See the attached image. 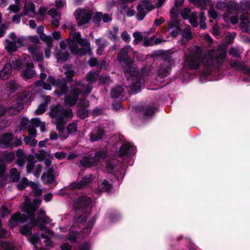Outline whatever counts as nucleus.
I'll list each match as a JSON object with an SVG mask.
<instances>
[{"instance_id":"obj_29","label":"nucleus","mask_w":250,"mask_h":250,"mask_svg":"<svg viewBox=\"0 0 250 250\" xmlns=\"http://www.w3.org/2000/svg\"><path fill=\"white\" fill-rule=\"evenodd\" d=\"M56 125L57 129L60 132H63L65 128V120L62 116H59L56 118Z\"/></svg>"},{"instance_id":"obj_31","label":"nucleus","mask_w":250,"mask_h":250,"mask_svg":"<svg viewBox=\"0 0 250 250\" xmlns=\"http://www.w3.org/2000/svg\"><path fill=\"white\" fill-rule=\"evenodd\" d=\"M6 165L2 160L0 158V178H2V181L4 182L6 180L7 176L6 175Z\"/></svg>"},{"instance_id":"obj_62","label":"nucleus","mask_w":250,"mask_h":250,"mask_svg":"<svg viewBox=\"0 0 250 250\" xmlns=\"http://www.w3.org/2000/svg\"><path fill=\"white\" fill-rule=\"evenodd\" d=\"M191 9L189 7L185 8L181 12L180 15L184 20H188L189 18L188 14L190 12Z\"/></svg>"},{"instance_id":"obj_40","label":"nucleus","mask_w":250,"mask_h":250,"mask_svg":"<svg viewBox=\"0 0 250 250\" xmlns=\"http://www.w3.org/2000/svg\"><path fill=\"white\" fill-rule=\"evenodd\" d=\"M236 6L237 3L233 1L225 2V6L226 7L227 13L229 14H231L236 9Z\"/></svg>"},{"instance_id":"obj_26","label":"nucleus","mask_w":250,"mask_h":250,"mask_svg":"<svg viewBox=\"0 0 250 250\" xmlns=\"http://www.w3.org/2000/svg\"><path fill=\"white\" fill-rule=\"evenodd\" d=\"M57 62L62 63L67 62L70 58V54L68 51L58 52L56 54Z\"/></svg>"},{"instance_id":"obj_44","label":"nucleus","mask_w":250,"mask_h":250,"mask_svg":"<svg viewBox=\"0 0 250 250\" xmlns=\"http://www.w3.org/2000/svg\"><path fill=\"white\" fill-rule=\"evenodd\" d=\"M15 158V155L14 152H10L6 154L3 155L2 160L4 162H6L7 163H11Z\"/></svg>"},{"instance_id":"obj_16","label":"nucleus","mask_w":250,"mask_h":250,"mask_svg":"<svg viewBox=\"0 0 250 250\" xmlns=\"http://www.w3.org/2000/svg\"><path fill=\"white\" fill-rule=\"evenodd\" d=\"M32 97V94L30 91H24L22 92L18 97V99L21 104L20 105L21 109L23 108L24 104H28V103L31 102V98Z\"/></svg>"},{"instance_id":"obj_22","label":"nucleus","mask_w":250,"mask_h":250,"mask_svg":"<svg viewBox=\"0 0 250 250\" xmlns=\"http://www.w3.org/2000/svg\"><path fill=\"white\" fill-rule=\"evenodd\" d=\"M156 108L152 106H142L140 107L139 111L143 113L146 117H150L156 112Z\"/></svg>"},{"instance_id":"obj_54","label":"nucleus","mask_w":250,"mask_h":250,"mask_svg":"<svg viewBox=\"0 0 250 250\" xmlns=\"http://www.w3.org/2000/svg\"><path fill=\"white\" fill-rule=\"evenodd\" d=\"M89 105V102L85 98L81 99L77 104L78 107L84 108L88 107Z\"/></svg>"},{"instance_id":"obj_63","label":"nucleus","mask_w":250,"mask_h":250,"mask_svg":"<svg viewBox=\"0 0 250 250\" xmlns=\"http://www.w3.org/2000/svg\"><path fill=\"white\" fill-rule=\"evenodd\" d=\"M229 53L230 55L233 57L239 58L241 57L240 53L238 49L235 47H231L229 51Z\"/></svg>"},{"instance_id":"obj_36","label":"nucleus","mask_w":250,"mask_h":250,"mask_svg":"<svg viewBox=\"0 0 250 250\" xmlns=\"http://www.w3.org/2000/svg\"><path fill=\"white\" fill-rule=\"evenodd\" d=\"M138 4L142 5V8H145L149 12L155 8L154 6L150 3L149 0H141L139 2Z\"/></svg>"},{"instance_id":"obj_10","label":"nucleus","mask_w":250,"mask_h":250,"mask_svg":"<svg viewBox=\"0 0 250 250\" xmlns=\"http://www.w3.org/2000/svg\"><path fill=\"white\" fill-rule=\"evenodd\" d=\"M40 47L34 44H30L27 47L29 53L36 62H42L43 60V53L38 51Z\"/></svg>"},{"instance_id":"obj_15","label":"nucleus","mask_w":250,"mask_h":250,"mask_svg":"<svg viewBox=\"0 0 250 250\" xmlns=\"http://www.w3.org/2000/svg\"><path fill=\"white\" fill-rule=\"evenodd\" d=\"M63 68L65 70L64 74L66 76L62 80L66 83L72 82L73 81V77L75 74V71L72 69V65L65 64L63 66Z\"/></svg>"},{"instance_id":"obj_27","label":"nucleus","mask_w":250,"mask_h":250,"mask_svg":"<svg viewBox=\"0 0 250 250\" xmlns=\"http://www.w3.org/2000/svg\"><path fill=\"white\" fill-rule=\"evenodd\" d=\"M124 90L123 87L120 85L112 88L110 91L111 97L114 99L118 98L123 93Z\"/></svg>"},{"instance_id":"obj_57","label":"nucleus","mask_w":250,"mask_h":250,"mask_svg":"<svg viewBox=\"0 0 250 250\" xmlns=\"http://www.w3.org/2000/svg\"><path fill=\"white\" fill-rule=\"evenodd\" d=\"M29 241L34 246H36L37 244L41 241V238L38 234L34 233L29 239Z\"/></svg>"},{"instance_id":"obj_4","label":"nucleus","mask_w":250,"mask_h":250,"mask_svg":"<svg viewBox=\"0 0 250 250\" xmlns=\"http://www.w3.org/2000/svg\"><path fill=\"white\" fill-rule=\"evenodd\" d=\"M82 92V89L78 87L72 88L69 94L64 97V103L70 106L75 105L78 100L79 96Z\"/></svg>"},{"instance_id":"obj_64","label":"nucleus","mask_w":250,"mask_h":250,"mask_svg":"<svg viewBox=\"0 0 250 250\" xmlns=\"http://www.w3.org/2000/svg\"><path fill=\"white\" fill-rule=\"evenodd\" d=\"M97 79L95 75V72H89L86 75V81L90 83H94Z\"/></svg>"},{"instance_id":"obj_41","label":"nucleus","mask_w":250,"mask_h":250,"mask_svg":"<svg viewBox=\"0 0 250 250\" xmlns=\"http://www.w3.org/2000/svg\"><path fill=\"white\" fill-rule=\"evenodd\" d=\"M103 17V13L101 12H97L95 13L94 16L92 17L91 20L93 22L96 24L98 27L100 26V23L102 21V17Z\"/></svg>"},{"instance_id":"obj_5","label":"nucleus","mask_w":250,"mask_h":250,"mask_svg":"<svg viewBox=\"0 0 250 250\" xmlns=\"http://www.w3.org/2000/svg\"><path fill=\"white\" fill-rule=\"evenodd\" d=\"M136 147L131 145L129 142H125L123 144L117 152V156L119 158L123 157H128L130 155L135 153Z\"/></svg>"},{"instance_id":"obj_32","label":"nucleus","mask_w":250,"mask_h":250,"mask_svg":"<svg viewBox=\"0 0 250 250\" xmlns=\"http://www.w3.org/2000/svg\"><path fill=\"white\" fill-rule=\"evenodd\" d=\"M90 111L86 108H79L77 110V116L81 119L83 120L88 116Z\"/></svg>"},{"instance_id":"obj_52","label":"nucleus","mask_w":250,"mask_h":250,"mask_svg":"<svg viewBox=\"0 0 250 250\" xmlns=\"http://www.w3.org/2000/svg\"><path fill=\"white\" fill-rule=\"evenodd\" d=\"M63 118L65 117L67 118H72L73 117L72 110L70 108L63 109L61 111V115Z\"/></svg>"},{"instance_id":"obj_28","label":"nucleus","mask_w":250,"mask_h":250,"mask_svg":"<svg viewBox=\"0 0 250 250\" xmlns=\"http://www.w3.org/2000/svg\"><path fill=\"white\" fill-rule=\"evenodd\" d=\"M107 156V153L106 151L99 150L95 153L94 156L92 158L97 164L98 162L105 160Z\"/></svg>"},{"instance_id":"obj_7","label":"nucleus","mask_w":250,"mask_h":250,"mask_svg":"<svg viewBox=\"0 0 250 250\" xmlns=\"http://www.w3.org/2000/svg\"><path fill=\"white\" fill-rule=\"evenodd\" d=\"M196 54L198 55V58H196L195 55H192L189 57L188 60H187L188 67L190 70L197 69L200 67V58L202 55V50L200 47L197 46Z\"/></svg>"},{"instance_id":"obj_23","label":"nucleus","mask_w":250,"mask_h":250,"mask_svg":"<svg viewBox=\"0 0 250 250\" xmlns=\"http://www.w3.org/2000/svg\"><path fill=\"white\" fill-rule=\"evenodd\" d=\"M97 219V216L94 215L92 218H91L88 221V223L83 228V233L84 234L88 235L89 234L91 230L92 229L95 223L96 220Z\"/></svg>"},{"instance_id":"obj_9","label":"nucleus","mask_w":250,"mask_h":250,"mask_svg":"<svg viewBox=\"0 0 250 250\" xmlns=\"http://www.w3.org/2000/svg\"><path fill=\"white\" fill-rule=\"evenodd\" d=\"M132 81V85L130 87V91L132 94L136 93L141 88L142 84L144 80L142 76L138 72V75L129 76Z\"/></svg>"},{"instance_id":"obj_38","label":"nucleus","mask_w":250,"mask_h":250,"mask_svg":"<svg viewBox=\"0 0 250 250\" xmlns=\"http://www.w3.org/2000/svg\"><path fill=\"white\" fill-rule=\"evenodd\" d=\"M106 215L112 222L117 221L120 218V215L116 210L109 211L107 213Z\"/></svg>"},{"instance_id":"obj_6","label":"nucleus","mask_w":250,"mask_h":250,"mask_svg":"<svg viewBox=\"0 0 250 250\" xmlns=\"http://www.w3.org/2000/svg\"><path fill=\"white\" fill-rule=\"evenodd\" d=\"M105 134L106 131L104 126L102 125L97 126L89 134L90 141L91 142H95L102 140Z\"/></svg>"},{"instance_id":"obj_30","label":"nucleus","mask_w":250,"mask_h":250,"mask_svg":"<svg viewBox=\"0 0 250 250\" xmlns=\"http://www.w3.org/2000/svg\"><path fill=\"white\" fill-rule=\"evenodd\" d=\"M10 177L11 182L17 183L19 181L20 174L16 168H12L10 170Z\"/></svg>"},{"instance_id":"obj_58","label":"nucleus","mask_w":250,"mask_h":250,"mask_svg":"<svg viewBox=\"0 0 250 250\" xmlns=\"http://www.w3.org/2000/svg\"><path fill=\"white\" fill-rule=\"evenodd\" d=\"M170 14L171 18L172 19H178L179 15V9L178 7L173 6L170 10Z\"/></svg>"},{"instance_id":"obj_50","label":"nucleus","mask_w":250,"mask_h":250,"mask_svg":"<svg viewBox=\"0 0 250 250\" xmlns=\"http://www.w3.org/2000/svg\"><path fill=\"white\" fill-rule=\"evenodd\" d=\"M48 106V103L46 101L45 103L41 104L36 110V113L38 115H41L44 113L46 111V108Z\"/></svg>"},{"instance_id":"obj_43","label":"nucleus","mask_w":250,"mask_h":250,"mask_svg":"<svg viewBox=\"0 0 250 250\" xmlns=\"http://www.w3.org/2000/svg\"><path fill=\"white\" fill-rule=\"evenodd\" d=\"M180 20L178 19H173L167 21V28L168 30L180 27Z\"/></svg>"},{"instance_id":"obj_47","label":"nucleus","mask_w":250,"mask_h":250,"mask_svg":"<svg viewBox=\"0 0 250 250\" xmlns=\"http://www.w3.org/2000/svg\"><path fill=\"white\" fill-rule=\"evenodd\" d=\"M0 245L3 250H15V247L9 241H1L0 243Z\"/></svg>"},{"instance_id":"obj_14","label":"nucleus","mask_w":250,"mask_h":250,"mask_svg":"<svg viewBox=\"0 0 250 250\" xmlns=\"http://www.w3.org/2000/svg\"><path fill=\"white\" fill-rule=\"evenodd\" d=\"M81 34L80 32H70L69 33V37L66 40V41L67 42L68 45L70 47L73 44L80 43V41H81Z\"/></svg>"},{"instance_id":"obj_53","label":"nucleus","mask_w":250,"mask_h":250,"mask_svg":"<svg viewBox=\"0 0 250 250\" xmlns=\"http://www.w3.org/2000/svg\"><path fill=\"white\" fill-rule=\"evenodd\" d=\"M66 130L68 134H73L77 130V124L74 123L69 124L66 127Z\"/></svg>"},{"instance_id":"obj_49","label":"nucleus","mask_w":250,"mask_h":250,"mask_svg":"<svg viewBox=\"0 0 250 250\" xmlns=\"http://www.w3.org/2000/svg\"><path fill=\"white\" fill-rule=\"evenodd\" d=\"M164 21L165 20L163 18H160V19H156L154 21L152 28L149 31L148 33H152L155 30L156 27L161 25L164 22Z\"/></svg>"},{"instance_id":"obj_39","label":"nucleus","mask_w":250,"mask_h":250,"mask_svg":"<svg viewBox=\"0 0 250 250\" xmlns=\"http://www.w3.org/2000/svg\"><path fill=\"white\" fill-rule=\"evenodd\" d=\"M35 74V71L32 69H25L22 72V77L25 79L33 78Z\"/></svg>"},{"instance_id":"obj_21","label":"nucleus","mask_w":250,"mask_h":250,"mask_svg":"<svg viewBox=\"0 0 250 250\" xmlns=\"http://www.w3.org/2000/svg\"><path fill=\"white\" fill-rule=\"evenodd\" d=\"M80 163L81 166L85 168L92 167L96 166L95 161H94L93 158L90 159L89 156L84 157L82 160H80Z\"/></svg>"},{"instance_id":"obj_20","label":"nucleus","mask_w":250,"mask_h":250,"mask_svg":"<svg viewBox=\"0 0 250 250\" xmlns=\"http://www.w3.org/2000/svg\"><path fill=\"white\" fill-rule=\"evenodd\" d=\"M91 182V181L90 178L84 177L80 182L77 183H75L73 185H72V189L73 190L76 189H81L83 188H84L85 187L88 186Z\"/></svg>"},{"instance_id":"obj_37","label":"nucleus","mask_w":250,"mask_h":250,"mask_svg":"<svg viewBox=\"0 0 250 250\" xmlns=\"http://www.w3.org/2000/svg\"><path fill=\"white\" fill-rule=\"evenodd\" d=\"M20 232L23 235L29 237L32 234V229L28 225L25 224L20 227Z\"/></svg>"},{"instance_id":"obj_56","label":"nucleus","mask_w":250,"mask_h":250,"mask_svg":"<svg viewBox=\"0 0 250 250\" xmlns=\"http://www.w3.org/2000/svg\"><path fill=\"white\" fill-rule=\"evenodd\" d=\"M46 156V152L43 149H40L38 153L35 154V157L40 162L43 161Z\"/></svg>"},{"instance_id":"obj_8","label":"nucleus","mask_w":250,"mask_h":250,"mask_svg":"<svg viewBox=\"0 0 250 250\" xmlns=\"http://www.w3.org/2000/svg\"><path fill=\"white\" fill-rule=\"evenodd\" d=\"M29 220L28 216L25 214L17 212L12 215L9 220V226L10 228H14L19 223H24Z\"/></svg>"},{"instance_id":"obj_19","label":"nucleus","mask_w":250,"mask_h":250,"mask_svg":"<svg viewBox=\"0 0 250 250\" xmlns=\"http://www.w3.org/2000/svg\"><path fill=\"white\" fill-rule=\"evenodd\" d=\"M112 188V185L110 184L106 179L103 180L98 186V189L100 191L106 192L108 193L112 192L111 189Z\"/></svg>"},{"instance_id":"obj_13","label":"nucleus","mask_w":250,"mask_h":250,"mask_svg":"<svg viewBox=\"0 0 250 250\" xmlns=\"http://www.w3.org/2000/svg\"><path fill=\"white\" fill-rule=\"evenodd\" d=\"M69 50L73 55H77L81 57L83 56L87 53L89 54L91 53V50L90 48H79L77 44L71 45Z\"/></svg>"},{"instance_id":"obj_3","label":"nucleus","mask_w":250,"mask_h":250,"mask_svg":"<svg viewBox=\"0 0 250 250\" xmlns=\"http://www.w3.org/2000/svg\"><path fill=\"white\" fill-rule=\"evenodd\" d=\"M75 18L80 26L85 25L91 20L93 11L89 10L87 12L84 9H77L75 10Z\"/></svg>"},{"instance_id":"obj_24","label":"nucleus","mask_w":250,"mask_h":250,"mask_svg":"<svg viewBox=\"0 0 250 250\" xmlns=\"http://www.w3.org/2000/svg\"><path fill=\"white\" fill-rule=\"evenodd\" d=\"M230 66L234 69L242 71L243 73L245 72V70H246V71L248 70L247 69H246L247 66L243 62H242L237 61H232L230 62Z\"/></svg>"},{"instance_id":"obj_45","label":"nucleus","mask_w":250,"mask_h":250,"mask_svg":"<svg viewBox=\"0 0 250 250\" xmlns=\"http://www.w3.org/2000/svg\"><path fill=\"white\" fill-rule=\"evenodd\" d=\"M38 207L35 206L33 203L30 201L28 203H26L24 207L22 209V211L24 212V211H36Z\"/></svg>"},{"instance_id":"obj_18","label":"nucleus","mask_w":250,"mask_h":250,"mask_svg":"<svg viewBox=\"0 0 250 250\" xmlns=\"http://www.w3.org/2000/svg\"><path fill=\"white\" fill-rule=\"evenodd\" d=\"M12 72V67L10 62L6 63L3 69L0 71V79L5 80L8 79Z\"/></svg>"},{"instance_id":"obj_46","label":"nucleus","mask_w":250,"mask_h":250,"mask_svg":"<svg viewBox=\"0 0 250 250\" xmlns=\"http://www.w3.org/2000/svg\"><path fill=\"white\" fill-rule=\"evenodd\" d=\"M6 86L7 90L11 93H14L17 89V84L14 81L8 82L6 84Z\"/></svg>"},{"instance_id":"obj_17","label":"nucleus","mask_w":250,"mask_h":250,"mask_svg":"<svg viewBox=\"0 0 250 250\" xmlns=\"http://www.w3.org/2000/svg\"><path fill=\"white\" fill-rule=\"evenodd\" d=\"M13 140V134L11 133H5L0 137V144L4 147H9L12 146V141Z\"/></svg>"},{"instance_id":"obj_1","label":"nucleus","mask_w":250,"mask_h":250,"mask_svg":"<svg viewBox=\"0 0 250 250\" xmlns=\"http://www.w3.org/2000/svg\"><path fill=\"white\" fill-rule=\"evenodd\" d=\"M117 60L123 66L124 72L128 76H136L138 74V70L134 67V60L128 55L126 48H123L117 54Z\"/></svg>"},{"instance_id":"obj_2","label":"nucleus","mask_w":250,"mask_h":250,"mask_svg":"<svg viewBox=\"0 0 250 250\" xmlns=\"http://www.w3.org/2000/svg\"><path fill=\"white\" fill-rule=\"evenodd\" d=\"M92 199L87 196H81L76 199L73 205V208L75 212L84 211L88 208L91 204Z\"/></svg>"},{"instance_id":"obj_61","label":"nucleus","mask_w":250,"mask_h":250,"mask_svg":"<svg viewBox=\"0 0 250 250\" xmlns=\"http://www.w3.org/2000/svg\"><path fill=\"white\" fill-rule=\"evenodd\" d=\"M59 107L58 105L53 106L49 113V116L51 118H57L58 113L59 112Z\"/></svg>"},{"instance_id":"obj_35","label":"nucleus","mask_w":250,"mask_h":250,"mask_svg":"<svg viewBox=\"0 0 250 250\" xmlns=\"http://www.w3.org/2000/svg\"><path fill=\"white\" fill-rule=\"evenodd\" d=\"M5 41L7 42L5 48L8 53H11L17 51L18 47L15 42L10 41L8 39H6Z\"/></svg>"},{"instance_id":"obj_12","label":"nucleus","mask_w":250,"mask_h":250,"mask_svg":"<svg viewBox=\"0 0 250 250\" xmlns=\"http://www.w3.org/2000/svg\"><path fill=\"white\" fill-rule=\"evenodd\" d=\"M79 214L80 211L77 212V213L76 212V214L73 219L74 223L73 226L75 227H78L81 229L86 222L88 215L85 212H83L82 214Z\"/></svg>"},{"instance_id":"obj_33","label":"nucleus","mask_w":250,"mask_h":250,"mask_svg":"<svg viewBox=\"0 0 250 250\" xmlns=\"http://www.w3.org/2000/svg\"><path fill=\"white\" fill-rule=\"evenodd\" d=\"M138 13L136 16V19L139 21H143L147 13L145 11L144 8H142V5L138 4L137 6Z\"/></svg>"},{"instance_id":"obj_51","label":"nucleus","mask_w":250,"mask_h":250,"mask_svg":"<svg viewBox=\"0 0 250 250\" xmlns=\"http://www.w3.org/2000/svg\"><path fill=\"white\" fill-rule=\"evenodd\" d=\"M79 234V232L77 230H72L69 232L68 239L71 242H73L74 243L76 242V239L78 237Z\"/></svg>"},{"instance_id":"obj_11","label":"nucleus","mask_w":250,"mask_h":250,"mask_svg":"<svg viewBox=\"0 0 250 250\" xmlns=\"http://www.w3.org/2000/svg\"><path fill=\"white\" fill-rule=\"evenodd\" d=\"M65 82L58 80L56 86V90L54 91L55 95L58 97H61L62 95L66 94L69 91L68 86Z\"/></svg>"},{"instance_id":"obj_60","label":"nucleus","mask_w":250,"mask_h":250,"mask_svg":"<svg viewBox=\"0 0 250 250\" xmlns=\"http://www.w3.org/2000/svg\"><path fill=\"white\" fill-rule=\"evenodd\" d=\"M209 0H198L195 5H198L201 9L203 10L207 9V4Z\"/></svg>"},{"instance_id":"obj_25","label":"nucleus","mask_w":250,"mask_h":250,"mask_svg":"<svg viewBox=\"0 0 250 250\" xmlns=\"http://www.w3.org/2000/svg\"><path fill=\"white\" fill-rule=\"evenodd\" d=\"M171 70V66L169 64H167V65L164 64L159 69V75L162 78L166 77L170 74Z\"/></svg>"},{"instance_id":"obj_34","label":"nucleus","mask_w":250,"mask_h":250,"mask_svg":"<svg viewBox=\"0 0 250 250\" xmlns=\"http://www.w3.org/2000/svg\"><path fill=\"white\" fill-rule=\"evenodd\" d=\"M182 31H183V33H181L182 38L185 39L187 41H189L192 39V33L189 26L182 30Z\"/></svg>"},{"instance_id":"obj_48","label":"nucleus","mask_w":250,"mask_h":250,"mask_svg":"<svg viewBox=\"0 0 250 250\" xmlns=\"http://www.w3.org/2000/svg\"><path fill=\"white\" fill-rule=\"evenodd\" d=\"M133 36L134 38L133 43L135 45L138 44L143 40V36L140 32L136 31L133 33Z\"/></svg>"},{"instance_id":"obj_55","label":"nucleus","mask_w":250,"mask_h":250,"mask_svg":"<svg viewBox=\"0 0 250 250\" xmlns=\"http://www.w3.org/2000/svg\"><path fill=\"white\" fill-rule=\"evenodd\" d=\"M155 38V35H153L150 38L145 37L143 41V45L145 47L152 46L153 45V41Z\"/></svg>"},{"instance_id":"obj_42","label":"nucleus","mask_w":250,"mask_h":250,"mask_svg":"<svg viewBox=\"0 0 250 250\" xmlns=\"http://www.w3.org/2000/svg\"><path fill=\"white\" fill-rule=\"evenodd\" d=\"M29 185V181L26 177H23L21 181L17 184V188L19 190H22Z\"/></svg>"},{"instance_id":"obj_59","label":"nucleus","mask_w":250,"mask_h":250,"mask_svg":"<svg viewBox=\"0 0 250 250\" xmlns=\"http://www.w3.org/2000/svg\"><path fill=\"white\" fill-rule=\"evenodd\" d=\"M12 68L15 69L20 70L21 69L22 63L19 59L13 60L11 63Z\"/></svg>"}]
</instances>
